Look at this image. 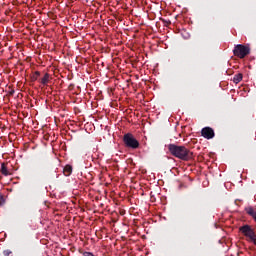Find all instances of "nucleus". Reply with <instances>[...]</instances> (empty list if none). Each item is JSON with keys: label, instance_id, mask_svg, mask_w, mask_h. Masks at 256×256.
<instances>
[{"label": "nucleus", "instance_id": "f257e3e1", "mask_svg": "<svg viewBox=\"0 0 256 256\" xmlns=\"http://www.w3.org/2000/svg\"><path fill=\"white\" fill-rule=\"evenodd\" d=\"M168 150L173 157L181 159V161H191V159H193V152H191V150L185 146L169 144Z\"/></svg>", "mask_w": 256, "mask_h": 256}, {"label": "nucleus", "instance_id": "f03ea898", "mask_svg": "<svg viewBox=\"0 0 256 256\" xmlns=\"http://www.w3.org/2000/svg\"><path fill=\"white\" fill-rule=\"evenodd\" d=\"M239 231L244 235V237H247L248 241L256 246V233L255 229H253L251 225L245 224L239 228Z\"/></svg>", "mask_w": 256, "mask_h": 256}, {"label": "nucleus", "instance_id": "7ed1b4c3", "mask_svg": "<svg viewBox=\"0 0 256 256\" xmlns=\"http://www.w3.org/2000/svg\"><path fill=\"white\" fill-rule=\"evenodd\" d=\"M250 53L251 48L242 44H237L233 49L234 56L238 57L239 59H245V57H247V55H249Z\"/></svg>", "mask_w": 256, "mask_h": 256}, {"label": "nucleus", "instance_id": "20e7f679", "mask_svg": "<svg viewBox=\"0 0 256 256\" xmlns=\"http://www.w3.org/2000/svg\"><path fill=\"white\" fill-rule=\"evenodd\" d=\"M123 142L128 149H139V141L131 133L123 136Z\"/></svg>", "mask_w": 256, "mask_h": 256}, {"label": "nucleus", "instance_id": "39448f33", "mask_svg": "<svg viewBox=\"0 0 256 256\" xmlns=\"http://www.w3.org/2000/svg\"><path fill=\"white\" fill-rule=\"evenodd\" d=\"M201 135L204 139H213L215 137V131L211 127H205L201 130Z\"/></svg>", "mask_w": 256, "mask_h": 256}, {"label": "nucleus", "instance_id": "423d86ee", "mask_svg": "<svg viewBox=\"0 0 256 256\" xmlns=\"http://www.w3.org/2000/svg\"><path fill=\"white\" fill-rule=\"evenodd\" d=\"M63 173H64L65 177H69V175H71V173H73V167L71 165H66L64 167Z\"/></svg>", "mask_w": 256, "mask_h": 256}, {"label": "nucleus", "instance_id": "0eeeda50", "mask_svg": "<svg viewBox=\"0 0 256 256\" xmlns=\"http://www.w3.org/2000/svg\"><path fill=\"white\" fill-rule=\"evenodd\" d=\"M1 173L2 175H4L5 177H8V175H11V173L9 172V170L7 169V165L5 163L1 164Z\"/></svg>", "mask_w": 256, "mask_h": 256}, {"label": "nucleus", "instance_id": "6e6552de", "mask_svg": "<svg viewBox=\"0 0 256 256\" xmlns=\"http://www.w3.org/2000/svg\"><path fill=\"white\" fill-rule=\"evenodd\" d=\"M50 75L49 73H45L44 77L40 79V83L42 85H47L49 83Z\"/></svg>", "mask_w": 256, "mask_h": 256}, {"label": "nucleus", "instance_id": "1a4fd4ad", "mask_svg": "<svg viewBox=\"0 0 256 256\" xmlns=\"http://www.w3.org/2000/svg\"><path fill=\"white\" fill-rule=\"evenodd\" d=\"M241 81H243V74L241 73L235 74L233 78V82L237 84V83H241Z\"/></svg>", "mask_w": 256, "mask_h": 256}, {"label": "nucleus", "instance_id": "9d476101", "mask_svg": "<svg viewBox=\"0 0 256 256\" xmlns=\"http://www.w3.org/2000/svg\"><path fill=\"white\" fill-rule=\"evenodd\" d=\"M40 76H41V72H39V71L34 72V74L32 76V81H37Z\"/></svg>", "mask_w": 256, "mask_h": 256}, {"label": "nucleus", "instance_id": "9b49d317", "mask_svg": "<svg viewBox=\"0 0 256 256\" xmlns=\"http://www.w3.org/2000/svg\"><path fill=\"white\" fill-rule=\"evenodd\" d=\"M3 256H13V251H11L10 249L4 250L2 252Z\"/></svg>", "mask_w": 256, "mask_h": 256}, {"label": "nucleus", "instance_id": "f8f14e48", "mask_svg": "<svg viewBox=\"0 0 256 256\" xmlns=\"http://www.w3.org/2000/svg\"><path fill=\"white\" fill-rule=\"evenodd\" d=\"M1 205H5V197H3V194H0V207Z\"/></svg>", "mask_w": 256, "mask_h": 256}, {"label": "nucleus", "instance_id": "ddd939ff", "mask_svg": "<svg viewBox=\"0 0 256 256\" xmlns=\"http://www.w3.org/2000/svg\"><path fill=\"white\" fill-rule=\"evenodd\" d=\"M83 256H94L93 253L91 252H84L83 253Z\"/></svg>", "mask_w": 256, "mask_h": 256}, {"label": "nucleus", "instance_id": "4468645a", "mask_svg": "<svg viewBox=\"0 0 256 256\" xmlns=\"http://www.w3.org/2000/svg\"><path fill=\"white\" fill-rule=\"evenodd\" d=\"M9 95H15V90H11V91L9 92Z\"/></svg>", "mask_w": 256, "mask_h": 256}]
</instances>
